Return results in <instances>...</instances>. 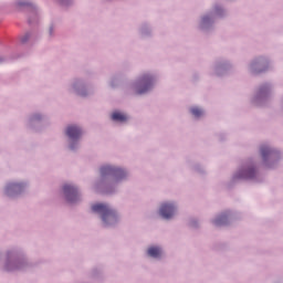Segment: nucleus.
<instances>
[{
    "label": "nucleus",
    "instance_id": "obj_1",
    "mask_svg": "<svg viewBox=\"0 0 283 283\" xmlns=\"http://www.w3.org/2000/svg\"><path fill=\"white\" fill-rule=\"evenodd\" d=\"M95 213H102V220L106 223L116 222V212L109 209V206L97 203L92 207Z\"/></svg>",
    "mask_w": 283,
    "mask_h": 283
},
{
    "label": "nucleus",
    "instance_id": "obj_2",
    "mask_svg": "<svg viewBox=\"0 0 283 283\" xmlns=\"http://www.w3.org/2000/svg\"><path fill=\"white\" fill-rule=\"evenodd\" d=\"M101 175L102 176H113L115 180H120L122 178H125L127 174L125 170L112 166H104L101 168Z\"/></svg>",
    "mask_w": 283,
    "mask_h": 283
},
{
    "label": "nucleus",
    "instance_id": "obj_3",
    "mask_svg": "<svg viewBox=\"0 0 283 283\" xmlns=\"http://www.w3.org/2000/svg\"><path fill=\"white\" fill-rule=\"evenodd\" d=\"M63 191L69 202H76V200H78V190L76 189V187L71 185H65L63 187Z\"/></svg>",
    "mask_w": 283,
    "mask_h": 283
},
{
    "label": "nucleus",
    "instance_id": "obj_4",
    "mask_svg": "<svg viewBox=\"0 0 283 283\" xmlns=\"http://www.w3.org/2000/svg\"><path fill=\"white\" fill-rule=\"evenodd\" d=\"M176 212V207L171 203H164L160 207L159 213L161 218H165V220H169L174 217V213Z\"/></svg>",
    "mask_w": 283,
    "mask_h": 283
},
{
    "label": "nucleus",
    "instance_id": "obj_5",
    "mask_svg": "<svg viewBox=\"0 0 283 283\" xmlns=\"http://www.w3.org/2000/svg\"><path fill=\"white\" fill-rule=\"evenodd\" d=\"M154 80L149 75H144L140 80V87L137 90V94H145L148 90L151 88Z\"/></svg>",
    "mask_w": 283,
    "mask_h": 283
},
{
    "label": "nucleus",
    "instance_id": "obj_6",
    "mask_svg": "<svg viewBox=\"0 0 283 283\" xmlns=\"http://www.w3.org/2000/svg\"><path fill=\"white\" fill-rule=\"evenodd\" d=\"M82 130L77 126H69L66 128V136L72 140H76V138H81Z\"/></svg>",
    "mask_w": 283,
    "mask_h": 283
},
{
    "label": "nucleus",
    "instance_id": "obj_7",
    "mask_svg": "<svg viewBox=\"0 0 283 283\" xmlns=\"http://www.w3.org/2000/svg\"><path fill=\"white\" fill-rule=\"evenodd\" d=\"M147 253L150 258H160V255H163V250L158 247H150Z\"/></svg>",
    "mask_w": 283,
    "mask_h": 283
},
{
    "label": "nucleus",
    "instance_id": "obj_8",
    "mask_svg": "<svg viewBox=\"0 0 283 283\" xmlns=\"http://www.w3.org/2000/svg\"><path fill=\"white\" fill-rule=\"evenodd\" d=\"M112 118L113 120H118L119 123H125V120H127V116L118 112L113 113Z\"/></svg>",
    "mask_w": 283,
    "mask_h": 283
},
{
    "label": "nucleus",
    "instance_id": "obj_9",
    "mask_svg": "<svg viewBox=\"0 0 283 283\" xmlns=\"http://www.w3.org/2000/svg\"><path fill=\"white\" fill-rule=\"evenodd\" d=\"M216 227H222V224H227V217L226 214H221L214 220Z\"/></svg>",
    "mask_w": 283,
    "mask_h": 283
},
{
    "label": "nucleus",
    "instance_id": "obj_10",
    "mask_svg": "<svg viewBox=\"0 0 283 283\" xmlns=\"http://www.w3.org/2000/svg\"><path fill=\"white\" fill-rule=\"evenodd\" d=\"M271 155V149H269V147L266 146H262L261 147V156L263 158V160H266V156Z\"/></svg>",
    "mask_w": 283,
    "mask_h": 283
},
{
    "label": "nucleus",
    "instance_id": "obj_11",
    "mask_svg": "<svg viewBox=\"0 0 283 283\" xmlns=\"http://www.w3.org/2000/svg\"><path fill=\"white\" fill-rule=\"evenodd\" d=\"M242 178H254L255 177V170L253 168H250L245 170V174L241 176Z\"/></svg>",
    "mask_w": 283,
    "mask_h": 283
},
{
    "label": "nucleus",
    "instance_id": "obj_12",
    "mask_svg": "<svg viewBox=\"0 0 283 283\" xmlns=\"http://www.w3.org/2000/svg\"><path fill=\"white\" fill-rule=\"evenodd\" d=\"M191 114H193L196 118H199V116H202V109L195 107L191 109Z\"/></svg>",
    "mask_w": 283,
    "mask_h": 283
},
{
    "label": "nucleus",
    "instance_id": "obj_13",
    "mask_svg": "<svg viewBox=\"0 0 283 283\" xmlns=\"http://www.w3.org/2000/svg\"><path fill=\"white\" fill-rule=\"evenodd\" d=\"M21 187L19 184L13 185V189H19Z\"/></svg>",
    "mask_w": 283,
    "mask_h": 283
},
{
    "label": "nucleus",
    "instance_id": "obj_14",
    "mask_svg": "<svg viewBox=\"0 0 283 283\" xmlns=\"http://www.w3.org/2000/svg\"><path fill=\"white\" fill-rule=\"evenodd\" d=\"M209 18H203V23H207V20H208Z\"/></svg>",
    "mask_w": 283,
    "mask_h": 283
},
{
    "label": "nucleus",
    "instance_id": "obj_15",
    "mask_svg": "<svg viewBox=\"0 0 283 283\" xmlns=\"http://www.w3.org/2000/svg\"><path fill=\"white\" fill-rule=\"evenodd\" d=\"M28 41V39H22V43H25Z\"/></svg>",
    "mask_w": 283,
    "mask_h": 283
},
{
    "label": "nucleus",
    "instance_id": "obj_16",
    "mask_svg": "<svg viewBox=\"0 0 283 283\" xmlns=\"http://www.w3.org/2000/svg\"><path fill=\"white\" fill-rule=\"evenodd\" d=\"M50 34H52V29H50Z\"/></svg>",
    "mask_w": 283,
    "mask_h": 283
},
{
    "label": "nucleus",
    "instance_id": "obj_17",
    "mask_svg": "<svg viewBox=\"0 0 283 283\" xmlns=\"http://www.w3.org/2000/svg\"><path fill=\"white\" fill-rule=\"evenodd\" d=\"M1 61H2V60L0 59V63H1Z\"/></svg>",
    "mask_w": 283,
    "mask_h": 283
}]
</instances>
